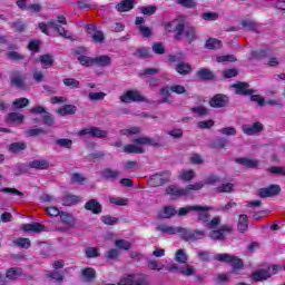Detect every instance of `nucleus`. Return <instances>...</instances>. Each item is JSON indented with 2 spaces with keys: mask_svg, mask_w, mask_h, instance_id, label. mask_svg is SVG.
Returning a JSON list of instances; mask_svg holds the SVG:
<instances>
[{
  "mask_svg": "<svg viewBox=\"0 0 285 285\" xmlns=\"http://www.w3.org/2000/svg\"><path fill=\"white\" fill-rule=\"evenodd\" d=\"M215 262H220V264H228L232 266V272L235 275H239L244 271V261L235 255L227 253L216 254L214 256Z\"/></svg>",
  "mask_w": 285,
  "mask_h": 285,
  "instance_id": "nucleus-1",
  "label": "nucleus"
},
{
  "mask_svg": "<svg viewBox=\"0 0 285 285\" xmlns=\"http://www.w3.org/2000/svg\"><path fill=\"white\" fill-rule=\"evenodd\" d=\"M176 21H177V23H176ZM174 23H176V26H175L176 35L174 36V39L176 41H181V37H184V30H186V18L180 17L177 20L165 22L164 28H165L166 32H173Z\"/></svg>",
  "mask_w": 285,
  "mask_h": 285,
  "instance_id": "nucleus-2",
  "label": "nucleus"
},
{
  "mask_svg": "<svg viewBox=\"0 0 285 285\" xmlns=\"http://www.w3.org/2000/svg\"><path fill=\"white\" fill-rule=\"evenodd\" d=\"M179 237L184 242H197V239H204L206 237V232L195 230L185 227H179Z\"/></svg>",
  "mask_w": 285,
  "mask_h": 285,
  "instance_id": "nucleus-3",
  "label": "nucleus"
},
{
  "mask_svg": "<svg viewBox=\"0 0 285 285\" xmlns=\"http://www.w3.org/2000/svg\"><path fill=\"white\" fill-rule=\"evenodd\" d=\"M79 137H91L94 139H106L108 137V131L101 129L100 127H87L78 131Z\"/></svg>",
  "mask_w": 285,
  "mask_h": 285,
  "instance_id": "nucleus-4",
  "label": "nucleus"
},
{
  "mask_svg": "<svg viewBox=\"0 0 285 285\" xmlns=\"http://www.w3.org/2000/svg\"><path fill=\"white\" fill-rule=\"evenodd\" d=\"M122 104H141L146 101V97L141 95L138 90H127L119 97Z\"/></svg>",
  "mask_w": 285,
  "mask_h": 285,
  "instance_id": "nucleus-5",
  "label": "nucleus"
},
{
  "mask_svg": "<svg viewBox=\"0 0 285 285\" xmlns=\"http://www.w3.org/2000/svg\"><path fill=\"white\" fill-rule=\"evenodd\" d=\"M235 95L238 97H249V95H255V89L250 88L247 81H237L230 86Z\"/></svg>",
  "mask_w": 285,
  "mask_h": 285,
  "instance_id": "nucleus-6",
  "label": "nucleus"
},
{
  "mask_svg": "<svg viewBox=\"0 0 285 285\" xmlns=\"http://www.w3.org/2000/svg\"><path fill=\"white\" fill-rule=\"evenodd\" d=\"M210 108H226L230 104V97L224 94L214 95L208 101Z\"/></svg>",
  "mask_w": 285,
  "mask_h": 285,
  "instance_id": "nucleus-7",
  "label": "nucleus"
},
{
  "mask_svg": "<svg viewBox=\"0 0 285 285\" xmlns=\"http://www.w3.org/2000/svg\"><path fill=\"white\" fill-rule=\"evenodd\" d=\"M282 193V187L279 185H269L268 187H263L257 190V197L261 199H266L268 197H277Z\"/></svg>",
  "mask_w": 285,
  "mask_h": 285,
  "instance_id": "nucleus-8",
  "label": "nucleus"
},
{
  "mask_svg": "<svg viewBox=\"0 0 285 285\" xmlns=\"http://www.w3.org/2000/svg\"><path fill=\"white\" fill-rule=\"evenodd\" d=\"M9 86L14 88H23L26 86V77L19 70L11 71L9 76Z\"/></svg>",
  "mask_w": 285,
  "mask_h": 285,
  "instance_id": "nucleus-9",
  "label": "nucleus"
},
{
  "mask_svg": "<svg viewBox=\"0 0 285 285\" xmlns=\"http://www.w3.org/2000/svg\"><path fill=\"white\" fill-rule=\"evenodd\" d=\"M170 180L161 173H156L148 179V186L151 188H159V186H166Z\"/></svg>",
  "mask_w": 285,
  "mask_h": 285,
  "instance_id": "nucleus-10",
  "label": "nucleus"
},
{
  "mask_svg": "<svg viewBox=\"0 0 285 285\" xmlns=\"http://www.w3.org/2000/svg\"><path fill=\"white\" fill-rule=\"evenodd\" d=\"M199 210H214V208L212 206L191 205L187 207H180L176 215H179V217H184L188 215V213H195Z\"/></svg>",
  "mask_w": 285,
  "mask_h": 285,
  "instance_id": "nucleus-11",
  "label": "nucleus"
},
{
  "mask_svg": "<svg viewBox=\"0 0 285 285\" xmlns=\"http://www.w3.org/2000/svg\"><path fill=\"white\" fill-rule=\"evenodd\" d=\"M232 228L228 225H223L219 229H214L209 233L210 239L218 242L226 239V233H230Z\"/></svg>",
  "mask_w": 285,
  "mask_h": 285,
  "instance_id": "nucleus-12",
  "label": "nucleus"
},
{
  "mask_svg": "<svg viewBox=\"0 0 285 285\" xmlns=\"http://www.w3.org/2000/svg\"><path fill=\"white\" fill-rule=\"evenodd\" d=\"M235 163L248 169L259 168V159L256 158L239 157L235 159Z\"/></svg>",
  "mask_w": 285,
  "mask_h": 285,
  "instance_id": "nucleus-13",
  "label": "nucleus"
},
{
  "mask_svg": "<svg viewBox=\"0 0 285 285\" xmlns=\"http://www.w3.org/2000/svg\"><path fill=\"white\" fill-rule=\"evenodd\" d=\"M242 130L245 135L252 137L253 135H258V132H262V130H264V125H262L259 121H256L253 125H243Z\"/></svg>",
  "mask_w": 285,
  "mask_h": 285,
  "instance_id": "nucleus-14",
  "label": "nucleus"
},
{
  "mask_svg": "<svg viewBox=\"0 0 285 285\" xmlns=\"http://www.w3.org/2000/svg\"><path fill=\"white\" fill-rule=\"evenodd\" d=\"M28 168L33 170H48V168H50V161L47 159H35L28 163Z\"/></svg>",
  "mask_w": 285,
  "mask_h": 285,
  "instance_id": "nucleus-15",
  "label": "nucleus"
},
{
  "mask_svg": "<svg viewBox=\"0 0 285 285\" xmlns=\"http://www.w3.org/2000/svg\"><path fill=\"white\" fill-rule=\"evenodd\" d=\"M85 209L89 210L94 215H101V210H104V207L97 199H90L85 204Z\"/></svg>",
  "mask_w": 285,
  "mask_h": 285,
  "instance_id": "nucleus-16",
  "label": "nucleus"
},
{
  "mask_svg": "<svg viewBox=\"0 0 285 285\" xmlns=\"http://www.w3.org/2000/svg\"><path fill=\"white\" fill-rule=\"evenodd\" d=\"M100 176L107 181H115V179H119V177H121V171L114 170L112 168H105L100 171Z\"/></svg>",
  "mask_w": 285,
  "mask_h": 285,
  "instance_id": "nucleus-17",
  "label": "nucleus"
},
{
  "mask_svg": "<svg viewBox=\"0 0 285 285\" xmlns=\"http://www.w3.org/2000/svg\"><path fill=\"white\" fill-rule=\"evenodd\" d=\"M137 6V0H122L116 4L117 12H130Z\"/></svg>",
  "mask_w": 285,
  "mask_h": 285,
  "instance_id": "nucleus-18",
  "label": "nucleus"
},
{
  "mask_svg": "<svg viewBox=\"0 0 285 285\" xmlns=\"http://www.w3.org/2000/svg\"><path fill=\"white\" fill-rule=\"evenodd\" d=\"M269 277H273V274L271 273V267L266 269H258L252 274V278L254 282H264L266 279H269Z\"/></svg>",
  "mask_w": 285,
  "mask_h": 285,
  "instance_id": "nucleus-19",
  "label": "nucleus"
},
{
  "mask_svg": "<svg viewBox=\"0 0 285 285\" xmlns=\"http://www.w3.org/2000/svg\"><path fill=\"white\" fill-rule=\"evenodd\" d=\"M166 195H170L171 197H186L188 196V190L170 185L166 188Z\"/></svg>",
  "mask_w": 285,
  "mask_h": 285,
  "instance_id": "nucleus-20",
  "label": "nucleus"
},
{
  "mask_svg": "<svg viewBox=\"0 0 285 285\" xmlns=\"http://www.w3.org/2000/svg\"><path fill=\"white\" fill-rule=\"evenodd\" d=\"M80 277L86 282H94V279H97V271L94 267H83L80 271Z\"/></svg>",
  "mask_w": 285,
  "mask_h": 285,
  "instance_id": "nucleus-21",
  "label": "nucleus"
},
{
  "mask_svg": "<svg viewBox=\"0 0 285 285\" xmlns=\"http://www.w3.org/2000/svg\"><path fill=\"white\" fill-rule=\"evenodd\" d=\"M24 233H42L46 227L41 223H28L22 225Z\"/></svg>",
  "mask_w": 285,
  "mask_h": 285,
  "instance_id": "nucleus-22",
  "label": "nucleus"
},
{
  "mask_svg": "<svg viewBox=\"0 0 285 285\" xmlns=\"http://www.w3.org/2000/svg\"><path fill=\"white\" fill-rule=\"evenodd\" d=\"M112 63V58L108 55L97 56L94 58V66H98L99 68H108Z\"/></svg>",
  "mask_w": 285,
  "mask_h": 285,
  "instance_id": "nucleus-23",
  "label": "nucleus"
},
{
  "mask_svg": "<svg viewBox=\"0 0 285 285\" xmlns=\"http://www.w3.org/2000/svg\"><path fill=\"white\" fill-rule=\"evenodd\" d=\"M134 144H137L138 146H146V145L157 146V147L164 146L159 140H155L148 137H138L134 139Z\"/></svg>",
  "mask_w": 285,
  "mask_h": 285,
  "instance_id": "nucleus-24",
  "label": "nucleus"
},
{
  "mask_svg": "<svg viewBox=\"0 0 285 285\" xmlns=\"http://www.w3.org/2000/svg\"><path fill=\"white\" fill-rule=\"evenodd\" d=\"M196 77H198L200 81H213V79H215V73L210 69L200 68L196 72Z\"/></svg>",
  "mask_w": 285,
  "mask_h": 285,
  "instance_id": "nucleus-25",
  "label": "nucleus"
},
{
  "mask_svg": "<svg viewBox=\"0 0 285 285\" xmlns=\"http://www.w3.org/2000/svg\"><path fill=\"white\" fill-rule=\"evenodd\" d=\"M48 26L50 28H53V30H57L58 35L63 39H71V36H68V31L66 30V28L59 26V23H57V20H49Z\"/></svg>",
  "mask_w": 285,
  "mask_h": 285,
  "instance_id": "nucleus-26",
  "label": "nucleus"
},
{
  "mask_svg": "<svg viewBox=\"0 0 285 285\" xmlns=\"http://www.w3.org/2000/svg\"><path fill=\"white\" fill-rule=\"evenodd\" d=\"M23 275V268L21 267H10L6 272L7 279H10L11 282H14L18 277H21Z\"/></svg>",
  "mask_w": 285,
  "mask_h": 285,
  "instance_id": "nucleus-27",
  "label": "nucleus"
},
{
  "mask_svg": "<svg viewBox=\"0 0 285 285\" xmlns=\"http://www.w3.org/2000/svg\"><path fill=\"white\" fill-rule=\"evenodd\" d=\"M175 215H177V210H175V207H173V206H165L158 213V218L159 219H170V217H175Z\"/></svg>",
  "mask_w": 285,
  "mask_h": 285,
  "instance_id": "nucleus-28",
  "label": "nucleus"
},
{
  "mask_svg": "<svg viewBox=\"0 0 285 285\" xmlns=\"http://www.w3.org/2000/svg\"><path fill=\"white\" fill-rule=\"evenodd\" d=\"M271 55H273V50H271V48H263L250 52V57H253V59H266V57H271Z\"/></svg>",
  "mask_w": 285,
  "mask_h": 285,
  "instance_id": "nucleus-29",
  "label": "nucleus"
},
{
  "mask_svg": "<svg viewBox=\"0 0 285 285\" xmlns=\"http://www.w3.org/2000/svg\"><path fill=\"white\" fill-rule=\"evenodd\" d=\"M23 119H26V116H23V114H19V112H10L6 117L7 124L21 125V124H23Z\"/></svg>",
  "mask_w": 285,
  "mask_h": 285,
  "instance_id": "nucleus-30",
  "label": "nucleus"
},
{
  "mask_svg": "<svg viewBox=\"0 0 285 285\" xmlns=\"http://www.w3.org/2000/svg\"><path fill=\"white\" fill-rule=\"evenodd\" d=\"M58 115H60V117H68V115H76L77 112V106L75 105H65L62 107H60L57 110Z\"/></svg>",
  "mask_w": 285,
  "mask_h": 285,
  "instance_id": "nucleus-31",
  "label": "nucleus"
},
{
  "mask_svg": "<svg viewBox=\"0 0 285 285\" xmlns=\"http://www.w3.org/2000/svg\"><path fill=\"white\" fill-rule=\"evenodd\" d=\"M39 61L42 66V68H52V66H55V56L50 55V53H45L42 56L39 57Z\"/></svg>",
  "mask_w": 285,
  "mask_h": 285,
  "instance_id": "nucleus-32",
  "label": "nucleus"
},
{
  "mask_svg": "<svg viewBox=\"0 0 285 285\" xmlns=\"http://www.w3.org/2000/svg\"><path fill=\"white\" fill-rule=\"evenodd\" d=\"M237 229L244 234L245 232L248 230V215L246 214H240L238 216V223H237Z\"/></svg>",
  "mask_w": 285,
  "mask_h": 285,
  "instance_id": "nucleus-33",
  "label": "nucleus"
},
{
  "mask_svg": "<svg viewBox=\"0 0 285 285\" xmlns=\"http://www.w3.org/2000/svg\"><path fill=\"white\" fill-rule=\"evenodd\" d=\"M28 148V144L24 141H18V142H12L9 145V153H12L13 155H17Z\"/></svg>",
  "mask_w": 285,
  "mask_h": 285,
  "instance_id": "nucleus-34",
  "label": "nucleus"
},
{
  "mask_svg": "<svg viewBox=\"0 0 285 285\" xmlns=\"http://www.w3.org/2000/svg\"><path fill=\"white\" fill-rule=\"evenodd\" d=\"M156 230H159L164 235H179V227H173L168 225H159L156 227Z\"/></svg>",
  "mask_w": 285,
  "mask_h": 285,
  "instance_id": "nucleus-35",
  "label": "nucleus"
},
{
  "mask_svg": "<svg viewBox=\"0 0 285 285\" xmlns=\"http://www.w3.org/2000/svg\"><path fill=\"white\" fill-rule=\"evenodd\" d=\"M176 72H178V75H190V72H193V66H190V63H186V62H179L176 66Z\"/></svg>",
  "mask_w": 285,
  "mask_h": 285,
  "instance_id": "nucleus-36",
  "label": "nucleus"
},
{
  "mask_svg": "<svg viewBox=\"0 0 285 285\" xmlns=\"http://www.w3.org/2000/svg\"><path fill=\"white\" fill-rule=\"evenodd\" d=\"M62 206H75V204H78L79 196L72 195V194H66L61 198Z\"/></svg>",
  "mask_w": 285,
  "mask_h": 285,
  "instance_id": "nucleus-37",
  "label": "nucleus"
},
{
  "mask_svg": "<svg viewBox=\"0 0 285 285\" xmlns=\"http://www.w3.org/2000/svg\"><path fill=\"white\" fill-rule=\"evenodd\" d=\"M222 40L217 38H209L206 40L205 48L207 50H219L222 48Z\"/></svg>",
  "mask_w": 285,
  "mask_h": 285,
  "instance_id": "nucleus-38",
  "label": "nucleus"
},
{
  "mask_svg": "<svg viewBox=\"0 0 285 285\" xmlns=\"http://www.w3.org/2000/svg\"><path fill=\"white\" fill-rule=\"evenodd\" d=\"M134 57H137L138 59H150L153 55L150 53V48L142 47L136 49Z\"/></svg>",
  "mask_w": 285,
  "mask_h": 285,
  "instance_id": "nucleus-39",
  "label": "nucleus"
},
{
  "mask_svg": "<svg viewBox=\"0 0 285 285\" xmlns=\"http://www.w3.org/2000/svg\"><path fill=\"white\" fill-rule=\"evenodd\" d=\"M160 95L163 99L158 101V104H173V98L170 96V87H163L160 89Z\"/></svg>",
  "mask_w": 285,
  "mask_h": 285,
  "instance_id": "nucleus-40",
  "label": "nucleus"
},
{
  "mask_svg": "<svg viewBox=\"0 0 285 285\" xmlns=\"http://www.w3.org/2000/svg\"><path fill=\"white\" fill-rule=\"evenodd\" d=\"M240 26H243V28H245L246 32H255V30H257V22H255L254 20H249V19H244L240 20Z\"/></svg>",
  "mask_w": 285,
  "mask_h": 285,
  "instance_id": "nucleus-41",
  "label": "nucleus"
},
{
  "mask_svg": "<svg viewBox=\"0 0 285 285\" xmlns=\"http://www.w3.org/2000/svg\"><path fill=\"white\" fill-rule=\"evenodd\" d=\"M124 151L127 153V155H142L144 148L137 145H126Z\"/></svg>",
  "mask_w": 285,
  "mask_h": 285,
  "instance_id": "nucleus-42",
  "label": "nucleus"
},
{
  "mask_svg": "<svg viewBox=\"0 0 285 285\" xmlns=\"http://www.w3.org/2000/svg\"><path fill=\"white\" fill-rule=\"evenodd\" d=\"M77 59L80 66H83L85 68H91V66H95V58L92 57L80 55Z\"/></svg>",
  "mask_w": 285,
  "mask_h": 285,
  "instance_id": "nucleus-43",
  "label": "nucleus"
},
{
  "mask_svg": "<svg viewBox=\"0 0 285 285\" xmlns=\"http://www.w3.org/2000/svg\"><path fill=\"white\" fill-rule=\"evenodd\" d=\"M13 245L18 246V248H24L28 250V248L32 246V242H30V238L19 237L18 239L13 240Z\"/></svg>",
  "mask_w": 285,
  "mask_h": 285,
  "instance_id": "nucleus-44",
  "label": "nucleus"
},
{
  "mask_svg": "<svg viewBox=\"0 0 285 285\" xmlns=\"http://www.w3.org/2000/svg\"><path fill=\"white\" fill-rule=\"evenodd\" d=\"M46 129L33 126L26 131L27 137H39V135H46Z\"/></svg>",
  "mask_w": 285,
  "mask_h": 285,
  "instance_id": "nucleus-45",
  "label": "nucleus"
},
{
  "mask_svg": "<svg viewBox=\"0 0 285 285\" xmlns=\"http://www.w3.org/2000/svg\"><path fill=\"white\" fill-rule=\"evenodd\" d=\"M175 2L181 8H187V10H195L197 8V1L195 0H175Z\"/></svg>",
  "mask_w": 285,
  "mask_h": 285,
  "instance_id": "nucleus-46",
  "label": "nucleus"
},
{
  "mask_svg": "<svg viewBox=\"0 0 285 285\" xmlns=\"http://www.w3.org/2000/svg\"><path fill=\"white\" fill-rule=\"evenodd\" d=\"M208 212L209 210H199L196 222L208 226V222H210V214H208Z\"/></svg>",
  "mask_w": 285,
  "mask_h": 285,
  "instance_id": "nucleus-47",
  "label": "nucleus"
},
{
  "mask_svg": "<svg viewBox=\"0 0 285 285\" xmlns=\"http://www.w3.org/2000/svg\"><path fill=\"white\" fill-rule=\"evenodd\" d=\"M85 255L87 259H95V257H100L101 253H99V247H87L85 249Z\"/></svg>",
  "mask_w": 285,
  "mask_h": 285,
  "instance_id": "nucleus-48",
  "label": "nucleus"
},
{
  "mask_svg": "<svg viewBox=\"0 0 285 285\" xmlns=\"http://www.w3.org/2000/svg\"><path fill=\"white\" fill-rule=\"evenodd\" d=\"M6 57L9 61H23L26 59V55L19 53V51H9L6 53Z\"/></svg>",
  "mask_w": 285,
  "mask_h": 285,
  "instance_id": "nucleus-49",
  "label": "nucleus"
},
{
  "mask_svg": "<svg viewBox=\"0 0 285 285\" xmlns=\"http://www.w3.org/2000/svg\"><path fill=\"white\" fill-rule=\"evenodd\" d=\"M62 83L67 88H71L72 90L80 88V86H81V82H79V80H77L75 78H65V79H62Z\"/></svg>",
  "mask_w": 285,
  "mask_h": 285,
  "instance_id": "nucleus-50",
  "label": "nucleus"
},
{
  "mask_svg": "<svg viewBox=\"0 0 285 285\" xmlns=\"http://www.w3.org/2000/svg\"><path fill=\"white\" fill-rule=\"evenodd\" d=\"M116 248H119L120 250H130L132 248V243L128 242L126 239H117L115 242Z\"/></svg>",
  "mask_w": 285,
  "mask_h": 285,
  "instance_id": "nucleus-51",
  "label": "nucleus"
},
{
  "mask_svg": "<svg viewBox=\"0 0 285 285\" xmlns=\"http://www.w3.org/2000/svg\"><path fill=\"white\" fill-rule=\"evenodd\" d=\"M185 37H186L188 43H193V41H195V39H197V30H195V27H188L185 30Z\"/></svg>",
  "mask_w": 285,
  "mask_h": 285,
  "instance_id": "nucleus-52",
  "label": "nucleus"
},
{
  "mask_svg": "<svg viewBox=\"0 0 285 285\" xmlns=\"http://www.w3.org/2000/svg\"><path fill=\"white\" fill-rule=\"evenodd\" d=\"M59 217L61 224H65V226H71V224H75V218L72 217V215L66 212H61Z\"/></svg>",
  "mask_w": 285,
  "mask_h": 285,
  "instance_id": "nucleus-53",
  "label": "nucleus"
},
{
  "mask_svg": "<svg viewBox=\"0 0 285 285\" xmlns=\"http://www.w3.org/2000/svg\"><path fill=\"white\" fill-rule=\"evenodd\" d=\"M30 104V100L28 98H18L13 100L12 106L16 108V110H21L22 108H26Z\"/></svg>",
  "mask_w": 285,
  "mask_h": 285,
  "instance_id": "nucleus-54",
  "label": "nucleus"
},
{
  "mask_svg": "<svg viewBox=\"0 0 285 285\" xmlns=\"http://www.w3.org/2000/svg\"><path fill=\"white\" fill-rule=\"evenodd\" d=\"M140 12L141 14H144L145 17H153V14H155L157 12V6L155 4H149L147 7H141L140 8Z\"/></svg>",
  "mask_w": 285,
  "mask_h": 285,
  "instance_id": "nucleus-55",
  "label": "nucleus"
},
{
  "mask_svg": "<svg viewBox=\"0 0 285 285\" xmlns=\"http://www.w3.org/2000/svg\"><path fill=\"white\" fill-rule=\"evenodd\" d=\"M180 275H184L185 277H191L195 275V266L193 265H185L184 267L179 268Z\"/></svg>",
  "mask_w": 285,
  "mask_h": 285,
  "instance_id": "nucleus-56",
  "label": "nucleus"
},
{
  "mask_svg": "<svg viewBox=\"0 0 285 285\" xmlns=\"http://www.w3.org/2000/svg\"><path fill=\"white\" fill-rule=\"evenodd\" d=\"M100 219L106 226H115V224L119 223V218L112 217L110 215H104Z\"/></svg>",
  "mask_w": 285,
  "mask_h": 285,
  "instance_id": "nucleus-57",
  "label": "nucleus"
},
{
  "mask_svg": "<svg viewBox=\"0 0 285 285\" xmlns=\"http://www.w3.org/2000/svg\"><path fill=\"white\" fill-rule=\"evenodd\" d=\"M87 179L88 178H86L81 173H73L70 175L71 184H83V181H87Z\"/></svg>",
  "mask_w": 285,
  "mask_h": 285,
  "instance_id": "nucleus-58",
  "label": "nucleus"
},
{
  "mask_svg": "<svg viewBox=\"0 0 285 285\" xmlns=\"http://www.w3.org/2000/svg\"><path fill=\"white\" fill-rule=\"evenodd\" d=\"M94 43H104L106 41V35L101 30L95 31L91 36Z\"/></svg>",
  "mask_w": 285,
  "mask_h": 285,
  "instance_id": "nucleus-59",
  "label": "nucleus"
},
{
  "mask_svg": "<svg viewBox=\"0 0 285 285\" xmlns=\"http://www.w3.org/2000/svg\"><path fill=\"white\" fill-rule=\"evenodd\" d=\"M28 50H30L33 53H37L41 50V40L36 39V40H31L28 43Z\"/></svg>",
  "mask_w": 285,
  "mask_h": 285,
  "instance_id": "nucleus-60",
  "label": "nucleus"
},
{
  "mask_svg": "<svg viewBox=\"0 0 285 285\" xmlns=\"http://www.w3.org/2000/svg\"><path fill=\"white\" fill-rule=\"evenodd\" d=\"M11 28L14 30V32H26V23H23L21 19L13 21Z\"/></svg>",
  "mask_w": 285,
  "mask_h": 285,
  "instance_id": "nucleus-61",
  "label": "nucleus"
},
{
  "mask_svg": "<svg viewBox=\"0 0 285 285\" xmlns=\"http://www.w3.org/2000/svg\"><path fill=\"white\" fill-rule=\"evenodd\" d=\"M226 146H228V140L223 139V138H216L212 142V148H215L216 150H219L222 148H226Z\"/></svg>",
  "mask_w": 285,
  "mask_h": 285,
  "instance_id": "nucleus-62",
  "label": "nucleus"
},
{
  "mask_svg": "<svg viewBox=\"0 0 285 285\" xmlns=\"http://www.w3.org/2000/svg\"><path fill=\"white\" fill-rule=\"evenodd\" d=\"M57 146H60L61 148H67L70 150L72 148V140L69 138H59L56 140Z\"/></svg>",
  "mask_w": 285,
  "mask_h": 285,
  "instance_id": "nucleus-63",
  "label": "nucleus"
},
{
  "mask_svg": "<svg viewBox=\"0 0 285 285\" xmlns=\"http://www.w3.org/2000/svg\"><path fill=\"white\" fill-rule=\"evenodd\" d=\"M190 110L194 115H197V117H206V115H208V110L204 106L193 107Z\"/></svg>",
  "mask_w": 285,
  "mask_h": 285,
  "instance_id": "nucleus-64",
  "label": "nucleus"
}]
</instances>
